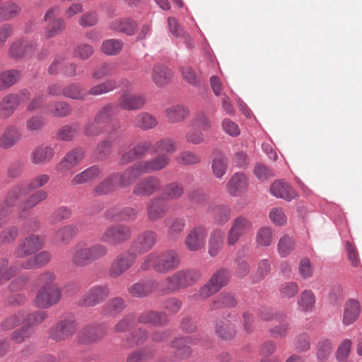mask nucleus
<instances>
[{"label":"nucleus","instance_id":"f03ea898","mask_svg":"<svg viewBox=\"0 0 362 362\" xmlns=\"http://www.w3.org/2000/svg\"><path fill=\"white\" fill-rule=\"evenodd\" d=\"M200 278L201 273L197 269L178 270L160 282V291L163 293L170 294L194 285Z\"/></svg>","mask_w":362,"mask_h":362},{"label":"nucleus","instance_id":"20e7f679","mask_svg":"<svg viewBox=\"0 0 362 362\" xmlns=\"http://www.w3.org/2000/svg\"><path fill=\"white\" fill-rule=\"evenodd\" d=\"M110 295L107 285L96 284L90 287L78 300L81 307H93L102 303Z\"/></svg>","mask_w":362,"mask_h":362},{"label":"nucleus","instance_id":"f257e3e1","mask_svg":"<svg viewBox=\"0 0 362 362\" xmlns=\"http://www.w3.org/2000/svg\"><path fill=\"white\" fill-rule=\"evenodd\" d=\"M180 262L178 254L173 250L153 252L144 258L140 268L143 271L152 269L158 273L166 274L176 269Z\"/></svg>","mask_w":362,"mask_h":362},{"label":"nucleus","instance_id":"dca6fc26","mask_svg":"<svg viewBox=\"0 0 362 362\" xmlns=\"http://www.w3.org/2000/svg\"><path fill=\"white\" fill-rule=\"evenodd\" d=\"M37 268L33 257L23 262L19 267L15 265L8 267V261L6 258H0V285L11 279L19 269H31Z\"/></svg>","mask_w":362,"mask_h":362},{"label":"nucleus","instance_id":"7ed1b4c3","mask_svg":"<svg viewBox=\"0 0 362 362\" xmlns=\"http://www.w3.org/2000/svg\"><path fill=\"white\" fill-rule=\"evenodd\" d=\"M132 235L129 226L117 223L106 228L101 235L100 240L110 245H119L128 241Z\"/></svg>","mask_w":362,"mask_h":362},{"label":"nucleus","instance_id":"8fccbe9b","mask_svg":"<svg viewBox=\"0 0 362 362\" xmlns=\"http://www.w3.org/2000/svg\"><path fill=\"white\" fill-rule=\"evenodd\" d=\"M216 333L218 337L223 339H230L237 335L236 324L228 320L218 322L215 328Z\"/></svg>","mask_w":362,"mask_h":362},{"label":"nucleus","instance_id":"c85d7f7f","mask_svg":"<svg viewBox=\"0 0 362 362\" xmlns=\"http://www.w3.org/2000/svg\"><path fill=\"white\" fill-rule=\"evenodd\" d=\"M145 102L144 95L123 93L119 98L117 106L125 110H135L142 108Z\"/></svg>","mask_w":362,"mask_h":362},{"label":"nucleus","instance_id":"6e6d98bb","mask_svg":"<svg viewBox=\"0 0 362 362\" xmlns=\"http://www.w3.org/2000/svg\"><path fill=\"white\" fill-rule=\"evenodd\" d=\"M237 301L230 293H221L214 300L211 309L228 308L235 306Z\"/></svg>","mask_w":362,"mask_h":362},{"label":"nucleus","instance_id":"f704fd0d","mask_svg":"<svg viewBox=\"0 0 362 362\" xmlns=\"http://www.w3.org/2000/svg\"><path fill=\"white\" fill-rule=\"evenodd\" d=\"M190 114L189 108L182 105H173L165 110V115L170 123L183 122Z\"/></svg>","mask_w":362,"mask_h":362},{"label":"nucleus","instance_id":"f3484780","mask_svg":"<svg viewBox=\"0 0 362 362\" xmlns=\"http://www.w3.org/2000/svg\"><path fill=\"white\" fill-rule=\"evenodd\" d=\"M24 320H27L28 325L15 332L13 339H25L31 337L33 332L31 325H37L47 317V313L45 311H37L29 315L24 313Z\"/></svg>","mask_w":362,"mask_h":362},{"label":"nucleus","instance_id":"338daca9","mask_svg":"<svg viewBox=\"0 0 362 362\" xmlns=\"http://www.w3.org/2000/svg\"><path fill=\"white\" fill-rule=\"evenodd\" d=\"M315 304V295L310 290L304 291L298 300V305L303 311L313 310Z\"/></svg>","mask_w":362,"mask_h":362},{"label":"nucleus","instance_id":"0e129e2a","mask_svg":"<svg viewBox=\"0 0 362 362\" xmlns=\"http://www.w3.org/2000/svg\"><path fill=\"white\" fill-rule=\"evenodd\" d=\"M122 47V41L117 39H109L103 42L101 50L106 55L113 56L119 54Z\"/></svg>","mask_w":362,"mask_h":362},{"label":"nucleus","instance_id":"72a5a7b5","mask_svg":"<svg viewBox=\"0 0 362 362\" xmlns=\"http://www.w3.org/2000/svg\"><path fill=\"white\" fill-rule=\"evenodd\" d=\"M208 212L211 216L214 223L218 226L226 224L231 216V209L225 205H211Z\"/></svg>","mask_w":362,"mask_h":362},{"label":"nucleus","instance_id":"412c9836","mask_svg":"<svg viewBox=\"0 0 362 362\" xmlns=\"http://www.w3.org/2000/svg\"><path fill=\"white\" fill-rule=\"evenodd\" d=\"M37 49V45L32 40L21 39L13 42L9 49V56L14 59H21L33 54Z\"/></svg>","mask_w":362,"mask_h":362},{"label":"nucleus","instance_id":"37998d69","mask_svg":"<svg viewBox=\"0 0 362 362\" xmlns=\"http://www.w3.org/2000/svg\"><path fill=\"white\" fill-rule=\"evenodd\" d=\"M173 78L172 71L165 66L158 64L153 69L152 81L158 87H163Z\"/></svg>","mask_w":362,"mask_h":362},{"label":"nucleus","instance_id":"de8ad7c7","mask_svg":"<svg viewBox=\"0 0 362 362\" xmlns=\"http://www.w3.org/2000/svg\"><path fill=\"white\" fill-rule=\"evenodd\" d=\"M22 11V8L12 0L6 1L0 6V19L8 21L18 17Z\"/></svg>","mask_w":362,"mask_h":362},{"label":"nucleus","instance_id":"bb28decb","mask_svg":"<svg viewBox=\"0 0 362 362\" xmlns=\"http://www.w3.org/2000/svg\"><path fill=\"white\" fill-rule=\"evenodd\" d=\"M137 320L140 323L163 326L168 322V317L165 312L146 310L139 314Z\"/></svg>","mask_w":362,"mask_h":362},{"label":"nucleus","instance_id":"4be33fe9","mask_svg":"<svg viewBox=\"0 0 362 362\" xmlns=\"http://www.w3.org/2000/svg\"><path fill=\"white\" fill-rule=\"evenodd\" d=\"M248 185V178L246 175L238 172L231 176L226 184V189L231 196L237 197L246 191Z\"/></svg>","mask_w":362,"mask_h":362},{"label":"nucleus","instance_id":"aec40b11","mask_svg":"<svg viewBox=\"0 0 362 362\" xmlns=\"http://www.w3.org/2000/svg\"><path fill=\"white\" fill-rule=\"evenodd\" d=\"M139 215V210L131 206L119 207L114 206L107 210L106 216L113 221L132 222Z\"/></svg>","mask_w":362,"mask_h":362},{"label":"nucleus","instance_id":"c9c22d12","mask_svg":"<svg viewBox=\"0 0 362 362\" xmlns=\"http://www.w3.org/2000/svg\"><path fill=\"white\" fill-rule=\"evenodd\" d=\"M186 226V221L182 217H175L169 220L167 230V238L170 241L178 240Z\"/></svg>","mask_w":362,"mask_h":362},{"label":"nucleus","instance_id":"a18cd8bd","mask_svg":"<svg viewBox=\"0 0 362 362\" xmlns=\"http://www.w3.org/2000/svg\"><path fill=\"white\" fill-rule=\"evenodd\" d=\"M18 201L8 191L3 201H0V228L8 222V216Z\"/></svg>","mask_w":362,"mask_h":362},{"label":"nucleus","instance_id":"2eb2a0df","mask_svg":"<svg viewBox=\"0 0 362 362\" xmlns=\"http://www.w3.org/2000/svg\"><path fill=\"white\" fill-rule=\"evenodd\" d=\"M153 143L150 140L140 141L127 152L122 155L120 163L126 165L136 160H140L145 157L148 153H153Z\"/></svg>","mask_w":362,"mask_h":362},{"label":"nucleus","instance_id":"4c0bfd02","mask_svg":"<svg viewBox=\"0 0 362 362\" xmlns=\"http://www.w3.org/2000/svg\"><path fill=\"white\" fill-rule=\"evenodd\" d=\"M54 155V149L49 146L35 147L31 153V161L35 165H44L49 162Z\"/></svg>","mask_w":362,"mask_h":362},{"label":"nucleus","instance_id":"a211bd4d","mask_svg":"<svg viewBox=\"0 0 362 362\" xmlns=\"http://www.w3.org/2000/svg\"><path fill=\"white\" fill-rule=\"evenodd\" d=\"M85 157V151L82 148H76L69 151L56 166V170L62 174L66 173L76 167Z\"/></svg>","mask_w":362,"mask_h":362},{"label":"nucleus","instance_id":"c756f323","mask_svg":"<svg viewBox=\"0 0 362 362\" xmlns=\"http://www.w3.org/2000/svg\"><path fill=\"white\" fill-rule=\"evenodd\" d=\"M71 262L78 267H85L92 264L86 250V243L78 242L73 247Z\"/></svg>","mask_w":362,"mask_h":362},{"label":"nucleus","instance_id":"ddd939ff","mask_svg":"<svg viewBox=\"0 0 362 362\" xmlns=\"http://www.w3.org/2000/svg\"><path fill=\"white\" fill-rule=\"evenodd\" d=\"M207 229L204 226L199 225L192 228L187 235L185 244L191 252H197L205 247Z\"/></svg>","mask_w":362,"mask_h":362},{"label":"nucleus","instance_id":"79ce46f5","mask_svg":"<svg viewBox=\"0 0 362 362\" xmlns=\"http://www.w3.org/2000/svg\"><path fill=\"white\" fill-rule=\"evenodd\" d=\"M119 112L117 105L115 103H108L101 107L95 115L94 118L97 123H99L104 128L110 121L111 118L117 115Z\"/></svg>","mask_w":362,"mask_h":362},{"label":"nucleus","instance_id":"5701e85b","mask_svg":"<svg viewBox=\"0 0 362 362\" xmlns=\"http://www.w3.org/2000/svg\"><path fill=\"white\" fill-rule=\"evenodd\" d=\"M361 313V305L355 299H349L344 305L342 315V324L344 326H349L356 322Z\"/></svg>","mask_w":362,"mask_h":362},{"label":"nucleus","instance_id":"473e14b6","mask_svg":"<svg viewBox=\"0 0 362 362\" xmlns=\"http://www.w3.org/2000/svg\"><path fill=\"white\" fill-rule=\"evenodd\" d=\"M78 228L76 224H68L59 228L53 234V240L56 243L69 244L78 233Z\"/></svg>","mask_w":362,"mask_h":362},{"label":"nucleus","instance_id":"0eeeda50","mask_svg":"<svg viewBox=\"0 0 362 362\" xmlns=\"http://www.w3.org/2000/svg\"><path fill=\"white\" fill-rule=\"evenodd\" d=\"M62 298V291L57 285L42 286L35 298L38 308H48L57 304Z\"/></svg>","mask_w":362,"mask_h":362},{"label":"nucleus","instance_id":"69168bd1","mask_svg":"<svg viewBox=\"0 0 362 362\" xmlns=\"http://www.w3.org/2000/svg\"><path fill=\"white\" fill-rule=\"evenodd\" d=\"M80 125L77 122L61 127L57 132V139L63 141H71L76 135Z\"/></svg>","mask_w":362,"mask_h":362},{"label":"nucleus","instance_id":"09e8293b","mask_svg":"<svg viewBox=\"0 0 362 362\" xmlns=\"http://www.w3.org/2000/svg\"><path fill=\"white\" fill-rule=\"evenodd\" d=\"M228 168V158L221 152H216L211 162V170L214 175L221 179Z\"/></svg>","mask_w":362,"mask_h":362},{"label":"nucleus","instance_id":"6ab92c4d","mask_svg":"<svg viewBox=\"0 0 362 362\" xmlns=\"http://www.w3.org/2000/svg\"><path fill=\"white\" fill-rule=\"evenodd\" d=\"M76 324L72 318L60 320L49 329L50 337L54 339L71 338L76 331Z\"/></svg>","mask_w":362,"mask_h":362},{"label":"nucleus","instance_id":"49530a36","mask_svg":"<svg viewBox=\"0 0 362 362\" xmlns=\"http://www.w3.org/2000/svg\"><path fill=\"white\" fill-rule=\"evenodd\" d=\"M156 283L153 281L137 282L128 288L129 294L136 298H144L149 295L155 288Z\"/></svg>","mask_w":362,"mask_h":362},{"label":"nucleus","instance_id":"5fc2aeb1","mask_svg":"<svg viewBox=\"0 0 362 362\" xmlns=\"http://www.w3.org/2000/svg\"><path fill=\"white\" fill-rule=\"evenodd\" d=\"M157 124V119L148 112H141L135 117L134 125L143 130L153 129Z\"/></svg>","mask_w":362,"mask_h":362},{"label":"nucleus","instance_id":"9b49d317","mask_svg":"<svg viewBox=\"0 0 362 362\" xmlns=\"http://www.w3.org/2000/svg\"><path fill=\"white\" fill-rule=\"evenodd\" d=\"M43 245V238L37 235L31 234L19 242L15 250V255L18 257H26L40 250Z\"/></svg>","mask_w":362,"mask_h":362},{"label":"nucleus","instance_id":"4d7b16f0","mask_svg":"<svg viewBox=\"0 0 362 362\" xmlns=\"http://www.w3.org/2000/svg\"><path fill=\"white\" fill-rule=\"evenodd\" d=\"M117 88V81L114 79H110L93 86L86 93V95L98 96L111 92Z\"/></svg>","mask_w":362,"mask_h":362},{"label":"nucleus","instance_id":"423d86ee","mask_svg":"<svg viewBox=\"0 0 362 362\" xmlns=\"http://www.w3.org/2000/svg\"><path fill=\"white\" fill-rule=\"evenodd\" d=\"M252 228V223L250 218L243 216H238L233 219L231 226L228 231L226 241L229 246L235 245Z\"/></svg>","mask_w":362,"mask_h":362},{"label":"nucleus","instance_id":"7c9ffc66","mask_svg":"<svg viewBox=\"0 0 362 362\" xmlns=\"http://www.w3.org/2000/svg\"><path fill=\"white\" fill-rule=\"evenodd\" d=\"M20 129L15 126H8L0 136V148L8 149L14 146L21 139Z\"/></svg>","mask_w":362,"mask_h":362},{"label":"nucleus","instance_id":"603ef678","mask_svg":"<svg viewBox=\"0 0 362 362\" xmlns=\"http://www.w3.org/2000/svg\"><path fill=\"white\" fill-rule=\"evenodd\" d=\"M229 271L221 268L216 270L209 279L208 282L214 288V291H220L226 286L229 279Z\"/></svg>","mask_w":362,"mask_h":362},{"label":"nucleus","instance_id":"58836bf2","mask_svg":"<svg viewBox=\"0 0 362 362\" xmlns=\"http://www.w3.org/2000/svg\"><path fill=\"white\" fill-rule=\"evenodd\" d=\"M110 28L116 32L132 35L136 31L137 23L130 18H117L110 23Z\"/></svg>","mask_w":362,"mask_h":362},{"label":"nucleus","instance_id":"9d476101","mask_svg":"<svg viewBox=\"0 0 362 362\" xmlns=\"http://www.w3.org/2000/svg\"><path fill=\"white\" fill-rule=\"evenodd\" d=\"M160 189V180L156 176L149 175L141 178L136 183L132 194L136 197H150Z\"/></svg>","mask_w":362,"mask_h":362},{"label":"nucleus","instance_id":"ea45409f","mask_svg":"<svg viewBox=\"0 0 362 362\" xmlns=\"http://www.w3.org/2000/svg\"><path fill=\"white\" fill-rule=\"evenodd\" d=\"M48 197V192L40 189L28 196L23 202L17 203L20 212H25L35 207Z\"/></svg>","mask_w":362,"mask_h":362},{"label":"nucleus","instance_id":"e2e57ef3","mask_svg":"<svg viewBox=\"0 0 362 362\" xmlns=\"http://www.w3.org/2000/svg\"><path fill=\"white\" fill-rule=\"evenodd\" d=\"M21 77V72L17 70H8L0 74V88L4 89L15 84Z\"/></svg>","mask_w":362,"mask_h":362},{"label":"nucleus","instance_id":"f8f14e48","mask_svg":"<svg viewBox=\"0 0 362 362\" xmlns=\"http://www.w3.org/2000/svg\"><path fill=\"white\" fill-rule=\"evenodd\" d=\"M147 220L151 223L163 219L169 211L168 202L160 197L151 199L146 207Z\"/></svg>","mask_w":362,"mask_h":362},{"label":"nucleus","instance_id":"39448f33","mask_svg":"<svg viewBox=\"0 0 362 362\" xmlns=\"http://www.w3.org/2000/svg\"><path fill=\"white\" fill-rule=\"evenodd\" d=\"M136 259V256L132 251H125L119 254L110 266L109 276L112 279L119 277L133 266Z\"/></svg>","mask_w":362,"mask_h":362},{"label":"nucleus","instance_id":"774afa93","mask_svg":"<svg viewBox=\"0 0 362 362\" xmlns=\"http://www.w3.org/2000/svg\"><path fill=\"white\" fill-rule=\"evenodd\" d=\"M86 250L92 263L106 256L108 252L107 247L100 243L86 245Z\"/></svg>","mask_w":362,"mask_h":362},{"label":"nucleus","instance_id":"393cba45","mask_svg":"<svg viewBox=\"0 0 362 362\" xmlns=\"http://www.w3.org/2000/svg\"><path fill=\"white\" fill-rule=\"evenodd\" d=\"M117 174V185L122 188L127 187L133 184V182L141 175L144 174L139 163H136L127 168L121 173Z\"/></svg>","mask_w":362,"mask_h":362},{"label":"nucleus","instance_id":"cd10ccee","mask_svg":"<svg viewBox=\"0 0 362 362\" xmlns=\"http://www.w3.org/2000/svg\"><path fill=\"white\" fill-rule=\"evenodd\" d=\"M269 191L272 195L277 198L291 201L297 196L296 190L291 185L283 180L275 181L270 187Z\"/></svg>","mask_w":362,"mask_h":362},{"label":"nucleus","instance_id":"2f4dec72","mask_svg":"<svg viewBox=\"0 0 362 362\" xmlns=\"http://www.w3.org/2000/svg\"><path fill=\"white\" fill-rule=\"evenodd\" d=\"M224 238V232L219 228H216L211 232L208 243V253L210 257H216L222 250Z\"/></svg>","mask_w":362,"mask_h":362},{"label":"nucleus","instance_id":"e433bc0d","mask_svg":"<svg viewBox=\"0 0 362 362\" xmlns=\"http://www.w3.org/2000/svg\"><path fill=\"white\" fill-rule=\"evenodd\" d=\"M117 174L112 173L100 182L93 189L96 196H105L115 192L117 188Z\"/></svg>","mask_w":362,"mask_h":362},{"label":"nucleus","instance_id":"680f3d73","mask_svg":"<svg viewBox=\"0 0 362 362\" xmlns=\"http://www.w3.org/2000/svg\"><path fill=\"white\" fill-rule=\"evenodd\" d=\"M295 247L294 239L288 235H285L280 238L277 244V250L281 257H286L291 253Z\"/></svg>","mask_w":362,"mask_h":362},{"label":"nucleus","instance_id":"a19ab883","mask_svg":"<svg viewBox=\"0 0 362 362\" xmlns=\"http://www.w3.org/2000/svg\"><path fill=\"white\" fill-rule=\"evenodd\" d=\"M185 192L182 183L178 181H173L165 185L162 189V195L164 200H177L180 199Z\"/></svg>","mask_w":362,"mask_h":362},{"label":"nucleus","instance_id":"c03bdc74","mask_svg":"<svg viewBox=\"0 0 362 362\" xmlns=\"http://www.w3.org/2000/svg\"><path fill=\"white\" fill-rule=\"evenodd\" d=\"M107 332L104 324H92L84 327L80 331V337L82 339H98L103 337Z\"/></svg>","mask_w":362,"mask_h":362},{"label":"nucleus","instance_id":"6e6552de","mask_svg":"<svg viewBox=\"0 0 362 362\" xmlns=\"http://www.w3.org/2000/svg\"><path fill=\"white\" fill-rule=\"evenodd\" d=\"M157 242V233L151 230H144L136 235L132 242L130 250L136 255L151 250Z\"/></svg>","mask_w":362,"mask_h":362},{"label":"nucleus","instance_id":"bf43d9fd","mask_svg":"<svg viewBox=\"0 0 362 362\" xmlns=\"http://www.w3.org/2000/svg\"><path fill=\"white\" fill-rule=\"evenodd\" d=\"M62 95L72 100H81L85 99L86 93L80 84L73 83L63 88Z\"/></svg>","mask_w":362,"mask_h":362},{"label":"nucleus","instance_id":"b1692460","mask_svg":"<svg viewBox=\"0 0 362 362\" xmlns=\"http://www.w3.org/2000/svg\"><path fill=\"white\" fill-rule=\"evenodd\" d=\"M170 163V157L166 154H160L153 158L139 162L144 174L160 171Z\"/></svg>","mask_w":362,"mask_h":362},{"label":"nucleus","instance_id":"052dcab7","mask_svg":"<svg viewBox=\"0 0 362 362\" xmlns=\"http://www.w3.org/2000/svg\"><path fill=\"white\" fill-rule=\"evenodd\" d=\"M47 108L49 115L57 117H66L71 112V106L62 101L51 103L47 106Z\"/></svg>","mask_w":362,"mask_h":362},{"label":"nucleus","instance_id":"3c124183","mask_svg":"<svg viewBox=\"0 0 362 362\" xmlns=\"http://www.w3.org/2000/svg\"><path fill=\"white\" fill-rule=\"evenodd\" d=\"M18 106V98L13 94L6 95L0 103V117L8 118Z\"/></svg>","mask_w":362,"mask_h":362},{"label":"nucleus","instance_id":"13d9d810","mask_svg":"<svg viewBox=\"0 0 362 362\" xmlns=\"http://www.w3.org/2000/svg\"><path fill=\"white\" fill-rule=\"evenodd\" d=\"M176 150L177 145L175 141L172 138L164 137L153 144L152 153H156L158 151H164L168 153H173Z\"/></svg>","mask_w":362,"mask_h":362},{"label":"nucleus","instance_id":"a878e982","mask_svg":"<svg viewBox=\"0 0 362 362\" xmlns=\"http://www.w3.org/2000/svg\"><path fill=\"white\" fill-rule=\"evenodd\" d=\"M102 173V168L99 165H93L74 175L71 180V185L76 186L92 182L99 177Z\"/></svg>","mask_w":362,"mask_h":362},{"label":"nucleus","instance_id":"4468645a","mask_svg":"<svg viewBox=\"0 0 362 362\" xmlns=\"http://www.w3.org/2000/svg\"><path fill=\"white\" fill-rule=\"evenodd\" d=\"M59 8L54 7L49 8L44 16L45 21L47 22L45 30V37L49 39L61 33L65 28V23L63 19L57 18Z\"/></svg>","mask_w":362,"mask_h":362},{"label":"nucleus","instance_id":"1a4fd4ad","mask_svg":"<svg viewBox=\"0 0 362 362\" xmlns=\"http://www.w3.org/2000/svg\"><path fill=\"white\" fill-rule=\"evenodd\" d=\"M49 180L47 174H39L33 177L28 185L19 184L11 188L9 192L18 200H21L28 194L30 191L35 190L45 186Z\"/></svg>","mask_w":362,"mask_h":362},{"label":"nucleus","instance_id":"864d4df0","mask_svg":"<svg viewBox=\"0 0 362 362\" xmlns=\"http://www.w3.org/2000/svg\"><path fill=\"white\" fill-rule=\"evenodd\" d=\"M126 308L124 300L119 296L114 297L108 300L103 307V312L110 315L116 316Z\"/></svg>","mask_w":362,"mask_h":362}]
</instances>
